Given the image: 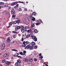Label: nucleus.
I'll use <instances>...</instances> for the list:
<instances>
[{
	"label": "nucleus",
	"instance_id": "nucleus-1",
	"mask_svg": "<svg viewBox=\"0 0 66 66\" xmlns=\"http://www.w3.org/2000/svg\"><path fill=\"white\" fill-rule=\"evenodd\" d=\"M30 45V44H29V45H27V46L25 47V49H28L29 48L30 49V50H32V49L33 48V46H31L30 45Z\"/></svg>",
	"mask_w": 66,
	"mask_h": 66
},
{
	"label": "nucleus",
	"instance_id": "nucleus-2",
	"mask_svg": "<svg viewBox=\"0 0 66 66\" xmlns=\"http://www.w3.org/2000/svg\"><path fill=\"white\" fill-rule=\"evenodd\" d=\"M31 37L32 39L35 41V42H37V38L36 36L32 35L31 36Z\"/></svg>",
	"mask_w": 66,
	"mask_h": 66
},
{
	"label": "nucleus",
	"instance_id": "nucleus-3",
	"mask_svg": "<svg viewBox=\"0 0 66 66\" xmlns=\"http://www.w3.org/2000/svg\"><path fill=\"white\" fill-rule=\"evenodd\" d=\"M21 31L22 33H24V29L25 28H24V26H21Z\"/></svg>",
	"mask_w": 66,
	"mask_h": 66
},
{
	"label": "nucleus",
	"instance_id": "nucleus-4",
	"mask_svg": "<svg viewBox=\"0 0 66 66\" xmlns=\"http://www.w3.org/2000/svg\"><path fill=\"white\" fill-rule=\"evenodd\" d=\"M5 44L4 43H3L2 44L1 47L2 50H3L5 49Z\"/></svg>",
	"mask_w": 66,
	"mask_h": 66
},
{
	"label": "nucleus",
	"instance_id": "nucleus-5",
	"mask_svg": "<svg viewBox=\"0 0 66 66\" xmlns=\"http://www.w3.org/2000/svg\"><path fill=\"white\" fill-rule=\"evenodd\" d=\"M9 56V54L8 53H5L3 55L4 57H7Z\"/></svg>",
	"mask_w": 66,
	"mask_h": 66
},
{
	"label": "nucleus",
	"instance_id": "nucleus-6",
	"mask_svg": "<svg viewBox=\"0 0 66 66\" xmlns=\"http://www.w3.org/2000/svg\"><path fill=\"white\" fill-rule=\"evenodd\" d=\"M18 2H13L12 4H11V5H16V4H17V3H18Z\"/></svg>",
	"mask_w": 66,
	"mask_h": 66
},
{
	"label": "nucleus",
	"instance_id": "nucleus-7",
	"mask_svg": "<svg viewBox=\"0 0 66 66\" xmlns=\"http://www.w3.org/2000/svg\"><path fill=\"white\" fill-rule=\"evenodd\" d=\"M11 40H10V38H8L6 40V43H9Z\"/></svg>",
	"mask_w": 66,
	"mask_h": 66
},
{
	"label": "nucleus",
	"instance_id": "nucleus-8",
	"mask_svg": "<svg viewBox=\"0 0 66 66\" xmlns=\"http://www.w3.org/2000/svg\"><path fill=\"white\" fill-rule=\"evenodd\" d=\"M11 12L12 14L13 15H14L15 14V11L14 10H12Z\"/></svg>",
	"mask_w": 66,
	"mask_h": 66
},
{
	"label": "nucleus",
	"instance_id": "nucleus-9",
	"mask_svg": "<svg viewBox=\"0 0 66 66\" xmlns=\"http://www.w3.org/2000/svg\"><path fill=\"white\" fill-rule=\"evenodd\" d=\"M5 63L7 65H10V64L11 63V62L8 61H6L5 62Z\"/></svg>",
	"mask_w": 66,
	"mask_h": 66
},
{
	"label": "nucleus",
	"instance_id": "nucleus-10",
	"mask_svg": "<svg viewBox=\"0 0 66 66\" xmlns=\"http://www.w3.org/2000/svg\"><path fill=\"white\" fill-rule=\"evenodd\" d=\"M24 17V19L25 20H28V22H30V20L27 17Z\"/></svg>",
	"mask_w": 66,
	"mask_h": 66
},
{
	"label": "nucleus",
	"instance_id": "nucleus-11",
	"mask_svg": "<svg viewBox=\"0 0 66 66\" xmlns=\"http://www.w3.org/2000/svg\"><path fill=\"white\" fill-rule=\"evenodd\" d=\"M13 45H16L17 44V42L15 41H14L12 42Z\"/></svg>",
	"mask_w": 66,
	"mask_h": 66
},
{
	"label": "nucleus",
	"instance_id": "nucleus-12",
	"mask_svg": "<svg viewBox=\"0 0 66 66\" xmlns=\"http://www.w3.org/2000/svg\"><path fill=\"white\" fill-rule=\"evenodd\" d=\"M24 61V63H26L27 62H28V61H29V60L27 59H25Z\"/></svg>",
	"mask_w": 66,
	"mask_h": 66
},
{
	"label": "nucleus",
	"instance_id": "nucleus-13",
	"mask_svg": "<svg viewBox=\"0 0 66 66\" xmlns=\"http://www.w3.org/2000/svg\"><path fill=\"white\" fill-rule=\"evenodd\" d=\"M22 21L24 23H25L26 21L25 20V19H24V17L22 19Z\"/></svg>",
	"mask_w": 66,
	"mask_h": 66
},
{
	"label": "nucleus",
	"instance_id": "nucleus-14",
	"mask_svg": "<svg viewBox=\"0 0 66 66\" xmlns=\"http://www.w3.org/2000/svg\"><path fill=\"white\" fill-rule=\"evenodd\" d=\"M35 24L34 23L31 24V28H33V27H35V24Z\"/></svg>",
	"mask_w": 66,
	"mask_h": 66
},
{
	"label": "nucleus",
	"instance_id": "nucleus-15",
	"mask_svg": "<svg viewBox=\"0 0 66 66\" xmlns=\"http://www.w3.org/2000/svg\"><path fill=\"white\" fill-rule=\"evenodd\" d=\"M38 21L39 23H43V21H42L41 20L39 19L38 20Z\"/></svg>",
	"mask_w": 66,
	"mask_h": 66
},
{
	"label": "nucleus",
	"instance_id": "nucleus-16",
	"mask_svg": "<svg viewBox=\"0 0 66 66\" xmlns=\"http://www.w3.org/2000/svg\"><path fill=\"white\" fill-rule=\"evenodd\" d=\"M19 6V4H16V5L14 7V8L15 9H16V8H17L18 7V6Z\"/></svg>",
	"mask_w": 66,
	"mask_h": 66
},
{
	"label": "nucleus",
	"instance_id": "nucleus-17",
	"mask_svg": "<svg viewBox=\"0 0 66 66\" xmlns=\"http://www.w3.org/2000/svg\"><path fill=\"white\" fill-rule=\"evenodd\" d=\"M34 32L36 33H38V31H37V30L36 29H35L34 30Z\"/></svg>",
	"mask_w": 66,
	"mask_h": 66
},
{
	"label": "nucleus",
	"instance_id": "nucleus-18",
	"mask_svg": "<svg viewBox=\"0 0 66 66\" xmlns=\"http://www.w3.org/2000/svg\"><path fill=\"white\" fill-rule=\"evenodd\" d=\"M31 44L32 46H34V45H35V42H32L31 43Z\"/></svg>",
	"mask_w": 66,
	"mask_h": 66
},
{
	"label": "nucleus",
	"instance_id": "nucleus-19",
	"mask_svg": "<svg viewBox=\"0 0 66 66\" xmlns=\"http://www.w3.org/2000/svg\"><path fill=\"white\" fill-rule=\"evenodd\" d=\"M32 15L34 16H36V13L35 12H34L32 13Z\"/></svg>",
	"mask_w": 66,
	"mask_h": 66
},
{
	"label": "nucleus",
	"instance_id": "nucleus-20",
	"mask_svg": "<svg viewBox=\"0 0 66 66\" xmlns=\"http://www.w3.org/2000/svg\"><path fill=\"white\" fill-rule=\"evenodd\" d=\"M31 31H32V30L31 29H30V30H27V33H29H29H30V32H31Z\"/></svg>",
	"mask_w": 66,
	"mask_h": 66
},
{
	"label": "nucleus",
	"instance_id": "nucleus-21",
	"mask_svg": "<svg viewBox=\"0 0 66 66\" xmlns=\"http://www.w3.org/2000/svg\"><path fill=\"white\" fill-rule=\"evenodd\" d=\"M30 36V35L28 34L26 36V38H29Z\"/></svg>",
	"mask_w": 66,
	"mask_h": 66
},
{
	"label": "nucleus",
	"instance_id": "nucleus-22",
	"mask_svg": "<svg viewBox=\"0 0 66 66\" xmlns=\"http://www.w3.org/2000/svg\"><path fill=\"white\" fill-rule=\"evenodd\" d=\"M17 62L18 63H19V64H20V63H21V61L19 60H18L17 61Z\"/></svg>",
	"mask_w": 66,
	"mask_h": 66
},
{
	"label": "nucleus",
	"instance_id": "nucleus-23",
	"mask_svg": "<svg viewBox=\"0 0 66 66\" xmlns=\"http://www.w3.org/2000/svg\"><path fill=\"white\" fill-rule=\"evenodd\" d=\"M4 3L3 2H0V5H3L4 4Z\"/></svg>",
	"mask_w": 66,
	"mask_h": 66
},
{
	"label": "nucleus",
	"instance_id": "nucleus-24",
	"mask_svg": "<svg viewBox=\"0 0 66 66\" xmlns=\"http://www.w3.org/2000/svg\"><path fill=\"white\" fill-rule=\"evenodd\" d=\"M29 44V42L28 41H26V44L25 45H28V44Z\"/></svg>",
	"mask_w": 66,
	"mask_h": 66
},
{
	"label": "nucleus",
	"instance_id": "nucleus-25",
	"mask_svg": "<svg viewBox=\"0 0 66 66\" xmlns=\"http://www.w3.org/2000/svg\"><path fill=\"white\" fill-rule=\"evenodd\" d=\"M13 24H16L17 23V21H15L13 23Z\"/></svg>",
	"mask_w": 66,
	"mask_h": 66
},
{
	"label": "nucleus",
	"instance_id": "nucleus-26",
	"mask_svg": "<svg viewBox=\"0 0 66 66\" xmlns=\"http://www.w3.org/2000/svg\"><path fill=\"white\" fill-rule=\"evenodd\" d=\"M10 35V34L9 33L5 34V35H6V36H7Z\"/></svg>",
	"mask_w": 66,
	"mask_h": 66
},
{
	"label": "nucleus",
	"instance_id": "nucleus-27",
	"mask_svg": "<svg viewBox=\"0 0 66 66\" xmlns=\"http://www.w3.org/2000/svg\"><path fill=\"white\" fill-rule=\"evenodd\" d=\"M17 23H20V20H18L16 21Z\"/></svg>",
	"mask_w": 66,
	"mask_h": 66
},
{
	"label": "nucleus",
	"instance_id": "nucleus-28",
	"mask_svg": "<svg viewBox=\"0 0 66 66\" xmlns=\"http://www.w3.org/2000/svg\"><path fill=\"white\" fill-rule=\"evenodd\" d=\"M17 29H20V28H21V27H20V26H18L17 27Z\"/></svg>",
	"mask_w": 66,
	"mask_h": 66
},
{
	"label": "nucleus",
	"instance_id": "nucleus-29",
	"mask_svg": "<svg viewBox=\"0 0 66 66\" xmlns=\"http://www.w3.org/2000/svg\"><path fill=\"white\" fill-rule=\"evenodd\" d=\"M29 33H30V34H33V31H31L30 32H29Z\"/></svg>",
	"mask_w": 66,
	"mask_h": 66
},
{
	"label": "nucleus",
	"instance_id": "nucleus-30",
	"mask_svg": "<svg viewBox=\"0 0 66 66\" xmlns=\"http://www.w3.org/2000/svg\"><path fill=\"white\" fill-rule=\"evenodd\" d=\"M25 29H29V26H26L25 27Z\"/></svg>",
	"mask_w": 66,
	"mask_h": 66
},
{
	"label": "nucleus",
	"instance_id": "nucleus-31",
	"mask_svg": "<svg viewBox=\"0 0 66 66\" xmlns=\"http://www.w3.org/2000/svg\"><path fill=\"white\" fill-rule=\"evenodd\" d=\"M35 18L33 17L32 19V21H35Z\"/></svg>",
	"mask_w": 66,
	"mask_h": 66
},
{
	"label": "nucleus",
	"instance_id": "nucleus-32",
	"mask_svg": "<svg viewBox=\"0 0 66 66\" xmlns=\"http://www.w3.org/2000/svg\"><path fill=\"white\" fill-rule=\"evenodd\" d=\"M6 61V60H2V61L3 63H5V61Z\"/></svg>",
	"mask_w": 66,
	"mask_h": 66
},
{
	"label": "nucleus",
	"instance_id": "nucleus-33",
	"mask_svg": "<svg viewBox=\"0 0 66 66\" xmlns=\"http://www.w3.org/2000/svg\"><path fill=\"white\" fill-rule=\"evenodd\" d=\"M12 24H13V22H11L9 23V25H10V26H11V25H12Z\"/></svg>",
	"mask_w": 66,
	"mask_h": 66
},
{
	"label": "nucleus",
	"instance_id": "nucleus-34",
	"mask_svg": "<svg viewBox=\"0 0 66 66\" xmlns=\"http://www.w3.org/2000/svg\"><path fill=\"white\" fill-rule=\"evenodd\" d=\"M18 2H19V3H24V2H21L20 1H19Z\"/></svg>",
	"mask_w": 66,
	"mask_h": 66
},
{
	"label": "nucleus",
	"instance_id": "nucleus-35",
	"mask_svg": "<svg viewBox=\"0 0 66 66\" xmlns=\"http://www.w3.org/2000/svg\"><path fill=\"white\" fill-rule=\"evenodd\" d=\"M12 32L13 33H16V34H17V32H16L15 31H12Z\"/></svg>",
	"mask_w": 66,
	"mask_h": 66
},
{
	"label": "nucleus",
	"instance_id": "nucleus-36",
	"mask_svg": "<svg viewBox=\"0 0 66 66\" xmlns=\"http://www.w3.org/2000/svg\"><path fill=\"white\" fill-rule=\"evenodd\" d=\"M18 62H16L15 63V66H18Z\"/></svg>",
	"mask_w": 66,
	"mask_h": 66
},
{
	"label": "nucleus",
	"instance_id": "nucleus-37",
	"mask_svg": "<svg viewBox=\"0 0 66 66\" xmlns=\"http://www.w3.org/2000/svg\"><path fill=\"white\" fill-rule=\"evenodd\" d=\"M18 50H16L15 49H13L12 50V51H18Z\"/></svg>",
	"mask_w": 66,
	"mask_h": 66
},
{
	"label": "nucleus",
	"instance_id": "nucleus-38",
	"mask_svg": "<svg viewBox=\"0 0 66 66\" xmlns=\"http://www.w3.org/2000/svg\"><path fill=\"white\" fill-rule=\"evenodd\" d=\"M13 38H16V35H13Z\"/></svg>",
	"mask_w": 66,
	"mask_h": 66
},
{
	"label": "nucleus",
	"instance_id": "nucleus-39",
	"mask_svg": "<svg viewBox=\"0 0 66 66\" xmlns=\"http://www.w3.org/2000/svg\"><path fill=\"white\" fill-rule=\"evenodd\" d=\"M26 46V44H23V45L22 46V47H23H23H25Z\"/></svg>",
	"mask_w": 66,
	"mask_h": 66
},
{
	"label": "nucleus",
	"instance_id": "nucleus-40",
	"mask_svg": "<svg viewBox=\"0 0 66 66\" xmlns=\"http://www.w3.org/2000/svg\"><path fill=\"white\" fill-rule=\"evenodd\" d=\"M12 17H13V18H15V15H12Z\"/></svg>",
	"mask_w": 66,
	"mask_h": 66
},
{
	"label": "nucleus",
	"instance_id": "nucleus-41",
	"mask_svg": "<svg viewBox=\"0 0 66 66\" xmlns=\"http://www.w3.org/2000/svg\"><path fill=\"white\" fill-rule=\"evenodd\" d=\"M15 30L16 31H18V29H17V27L15 28Z\"/></svg>",
	"mask_w": 66,
	"mask_h": 66
},
{
	"label": "nucleus",
	"instance_id": "nucleus-42",
	"mask_svg": "<svg viewBox=\"0 0 66 66\" xmlns=\"http://www.w3.org/2000/svg\"><path fill=\"white\" fill-rule=\"evenodd\" d=\"M23 44H26V42L25 41H23Z\"/></svg>",
	"mask_w": 66,
	"mask_h": 66
},
{
	"label": "nucleus",
	"instance_id": "nucleus-43",
	"mask_svg": "<svg viewBox=\"0 0 66 66\" xmlns=\"http://www.w3.org/2000/svg\"><path fill=\"white\" fill-rule=\"evenodd\" d=\"M25 54H25L24 53H22L21 55H24Z\"/></svg>",
	"mask_w": 66,
	"mask_h": 66
},
{
	"label": "nucleus",
	"instance_id": "nucleus-44",
	"mask_svg": "<svg viewBox=\"0 0 66 66\" xmlns=\"http://www.w3.org/2000/svg\"><path fill=\"white\" fill-rule=\"evenodd\" d=\"M34 61L35 62H36V61H37V59L36 58H35L34 59Z\"/></svg>",
	"mask_w": 66,
	"mask_h": 66
},
{
	"label": "nucleus",
	"instance_id": "nucleus-45",
	"mask_svg": "<svg viewBox=\"0 0 66 66\" xmlns=\"http://www.w3.org/2000/svg\"><path fill=\"white\" fill-rule=\"evenodd\" d=\"M18 10L19 11H22V10H21V9H18Z\"/></svg>",
	"mask_w": 66,
	"mask_h": 66
},
{
	"label": "nucleus",
	"instance_id": "nucleus-46",
	"mask_svg": "<svg viewBox=\"0 0 66 66\" xmlns=\"http://www.w3.org/2000/svg\"><path fill=\"white\" fill-rule=\"evenodd\" d=\"M39 23H36V26H38V25H39Z\"/></svg>",
	"mask_w": 66,
	"mask_h": 66
},
{
	"label": "nucleus",
	"instance_id": "nucleus-47",
	"mask_svg": "<svg viewBox=\"0 0 66 66\" xmlns=\"http://www.w3.org/2000/svg\"><path fill=\"white\" fill-rule=\"evenodd\" d=\"M23 52H24V53L25 54V53H27V52L26 51H23Z\"/></svg>",
	"mask_w": 66,
	"mask_h": 66
},
{
	"label": "nucleus",
	"instance_id": "nucleus-48",
	"mask_svg": "<svg viewBox=\"0 0 66 66\" xmlns=\"http://www.w3.org/2000/svg\"><path fill=\"white\" fill-rule=\"evenodd\" d=\"M23 40H24V39H23V38H22V42H23Z\"/></svg>",
	"mask_w": 66,
	"mask_h": 66
},
{
	"label": "nucleus",
	"instance_id": "nucleus-49",
	"mask_svg": "<svg viewBox=\"0 0 66 66\" xmlns=\"http://www.w3.org/2000/svg\"><path fill=\"white\" fill-rule=\"evenodd\" d=\"M35 49H36L37 48V46H35Z\"/></svg>",
	"mask_w": 66,
	"mask_h": 66
},
{
	"label": "nucleus",
	"instance_id": "nucleus-50",
	"mask_svg": "<svg viewBox=\"0 0 66 66\" xmlns=\"http://www.w3.org/2000/svg\"><path fill=\"white\" fill-rule=\"evenodd\" d=\"M30 62H31L33 61V59H32L30 60V61H29Z\"/></svg>",
	"mask_w": 66,
	"mask_h": 66
},
{
	"label": "nucleus",
	"instance_id": "nucleus-51",
	"mask_svg": "<svg viewBox=\"0 0 66 66\" xmlns=\"http://www.w3.org/2000/svg\"><path fill=\"white\" fill-rule=\"evenodd\" d=\"M4 7V6H3V5L1 6V8H3V7Z\"/></svg>",
	"mask_w": 66,
	"mask_h": 66
},
{
	"label": "nucleus",
	"instance_id": "nucleus-52",
	"mask_svg": "<svg viewBox=\"0 0 66 66\" xmlns=\"http://www.w3.org/2000/svg\"><path fill=\"white\" fill-rule=\"evenodd\" d=\"M40 56L41 59H43V56Z\"/></svg>",
	"mask_w": 66,
	"mask_h": 66
},
{
	"label": "nucleus",
	"instance_id": "nucleus-53",
	"mask_svg": "<svg viewBox=\"0 0 66 66\" xmlns=\"http://www.w3.org/2000/svg\"><path fill=\"white\" fill-rule=\"evenodd\" d=\"M42 55V53H40L39 54V56H40Z\"/></svg>",
	"mask_w": 66,
	"mask_h": 66
},
{
	"label": "nucleus",
	"instance_id": "nucleus-54",
	"mask_svg": "<svg viewBox=\"0 0 66 66\" xmlns=\"http://www.w3.org/2000/svg\"><path fill=\"white\" fill-rule=\"evenodd\" d=\"M22 52H21L19 54H21V55H22Z\"/></svg>",
	"mask_w": 66,
	"mask_h": 66
},
{
	"label": "nucleus",
	"instance_id": "nucleus-55",
	"mask_svg": "<svg viewBox=\"0 0 66 66\" xmlns=\"http://www.w3.org/2000/svg\"><path fill=\"white\" fill-rule=\"evenodd\" d=\"M24 11H27V9H25L24 10Z\"/></svg>",
	"mask_w": 66,
	"mask_h": 66
},
{
	"label": "nucleus",
	"instance_id": "nucleus-56",
	"mask_svg": "<svg viewBox=\"0 0 66 66\" xmlns=\"http://www.w3.org/2000/svg\"><path fill=\"white\" fill-rule=\"evenodd\" d=\"M18 57L19 58H21V57L20 56H18Z\"/></svg>",
	"mask_w": 66,
	"mask_h": 66
},
{
	"label": "nucleus",
	"instance_id": "nucleus-57",
	"mask_svg": "<svg viewBox=\"0 0 66 66\" xmlns=\"http://www.w3.org/2000/svg\"><path fill=\"white\" fill-rule=\"evenodd\" d=\"M24 31V32H25V31L27 32V29H25Z\"/></svg>",
	"mask_w": 66,
	"mask_h": 66
},
{
	"label": "nucleus",
	"instance_id": "nucleus-58",
	"mask_svg": "<svg viewBox=\"0 0 66 66\" xmlns=\"http://www.w3.org/2000/svg\"><path fill=\"white\" fill-rule=\"evenodd\" d=\"M32 59H31V58H29V61H30Z\"/></svg>",
	"mask_w": 66,
	"mask_h": 66
},
{
	"label": "nucleus",
	"instance_id": "nucleus-59",
	"mask_svg": "<svg viewBox=\"0 0 66 66\" xmlns=\"http://www.w3.org/2000/svg\"><path fill=\"white\" fill-rule=\"evenodd\" d=\"M30 17L31 18H33V17L32 16H30Z\"/></svg>",
	"mask_w": 66,
	"mask_h": 66
},
{
	"label": "nucleus",
	"instance_id": "nucleus-60",
	"mask_svg": "<svg viewBox=\"0 0 66 66\" xmlns=\"http://www.w3.org/2000/svg\"><path fill=\"white\" fill-rule=\"evenodd\" d=\"M13 56H16V55H13Z\"/></svg>",
	"mask_w": 66,
	"mask_h": 66
},
{
	"label": "nucleus",
	"instance_id": "nucleus-61",
	"mask_svg": "<svg viewBox=\"0 0 66 66\" xmlns=\"http://www.w3.org/2000/svg\"><path fill=\"white\" fill-rule=\"evenodd\" d=\"M45 66H48V64H45Z\"/></svg>",
	"mask_w": 66,
	"mask_h": 66
},
{
	"label": "nucleus",
	"instance_id": "nucleus-62",
	"mask_svg": "<svg viewBox=\"0 0 66 66\" xmlns=\"http://www.w3.org/2000/svg\"><path fill=\"white\" fill-rule=\"evenodd\" d=\"M10 27V26H9L8 27H7L8 28H9Z\"/></svg>",
	"mask_w": 66,
	"mask_h": 66
},
{
	"label": "nucleus",
	"instance_id": "nucleus-63",
	"mask_svg": "<svg viewBox=\"0 0 66 66\" xmlns=\"http://www.w3.org/2000/svg\"><path fill=\"white\" fill-rule=\"evenodd\" d=\"M17 54H18V55H19V53H17Z\"/></svg>",
	"mask_w": 66,
	"mask_h": 66
},
{
	"label": "nucleus",
	"instance_id": "nucleus-64",
	"mask_svg": "<svg viewBox=\"0 0 66 66\" xmlns=\"http://www.w3.org/2000/svg\"><path fill=\"white\" fill-rule=\"evenodd\" d=\"M0 9H1V5H0Z\"/></svg>",
	"mask_w": 66,
	"mask_h": 66
}]
</instances>
